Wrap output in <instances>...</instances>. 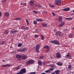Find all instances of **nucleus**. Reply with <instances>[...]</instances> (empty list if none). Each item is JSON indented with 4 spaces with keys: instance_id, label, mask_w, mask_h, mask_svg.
Instances as JSON below:
<instances>
[{
    "instance_id": "obj_36",
    "label": "nucleus",
    "mask_w": 74,
    "mask_h": 74,
    "mask_svg": "<svg viewBox=\"0 0 74 74\" xmlns=\"http://www.w3.org/2000/svg\"><path fill=\"white\" fill-rule=\"evenodd\" d=\"M49 72L50 73V71H49V69L45 71V72L46 73H49Z\"/></svg>"
},
{
    "instance_id": "obj_49",
    "label": "nucleus",
    "mask_w": 74,
    "mask_h": 74,
    "mask_svg": "<svg viewBox=\"0 0 74 74\" xmlns=\"http://www.w3.org/2000/svg\"><path fill=\"white\" fill-rule=\"evenodd\" d=\"M43 58V56H42L40 57V59H42Z\"/></svg>"
},
{
    "instance_id": "obj_53",
    "label": "nucleus",
    "mask_w": 74,
    "mask_h": 74,
    "mask_svg": "<svg viewBox=\"0 0 74 74\" xmlns=\"http://www.w3.org/2000/svg\"><path fill=\"white\" fill-rule=\"evenodd\" d=\"M71 15H74V13H72L71 14Z\"/></svg>"
},
{
    "instance_id": "obj_41",
    "label": "nucleus",
    "mask_w": 74,
    "mask_h": 74,
    "mask_svg": "<svg viewBox=\"0 0 74 74\" xmlns=\"http://www.w3.org/2000/svg\"><path fill=\"white\" fill-rule=\"evenodd\" d=\"M21 29H23L24 30H25V29H26L25 28V27H23V26L22 27H21Z\"/></svg>"
},
{
    "instance_id": "obj_28",
    "label": "nucleus",
    "mask_w": 74,
    "mask_h": 74,
    "mask_svg": "<svg viewBox=\"0 0 74 74\" xmlns=\"http://www.w3.org/2000/svg\"><path fill=\"white\" fill-rule=\"evenodd\" d=\"M38 64L40 65H42V62L41 61H38Z\"/></svg>"
},
{
    "instance_id": "obj_9",
    "label": "nucleus",
    "mask_w": 74,
    "mask_h": 74,
    "mask_svg": "<svg viewBox=\"0 0 74 74\" xmlns=\"http://www.w3.org/2000/svg\"><path fill=\"white\" fill-rule=\"evenodd\" d=\"M21 58H22L24 60V59H27V57L26 55H21Z\"/></svg>"
},
{
    "instance_id": "obj_15",
    "label": "nucleus",
    "mask_w": 74,
    "mask_h": 74,
    "mask_svg": "<svg viewBox=\"0 0 74 74\" xmlns=\"http://www.w3.org/2000/svg\"><path fill=\"white\" fill-rule=\"evenodd\" d=\"M64 22H62L59 25V26L60 27H62V26H63L64 25Z\"/></svg>"
},
{
    "instance_id": "obj_50",
    "label": "nucleus",
    "mask_w": 74,
    "mask_h": 74,
    "mask_svg": "<svg viewBox=\"0 0 74 74\" xmlns=\"http://www.w3.org/2000/svg\"><path fill=\"white\" fill-rule=\"evenodd\" d=\"M7 66H8V67H10V66H11V65H10V64H9V65H8V64H7Z\"/></svg>"
},
{
    "instance_id": "obj_56",
    "label": "nucleus",
    "mask_w": 74,
    "mask_h": 74,
    "mask_svg": "<svg viewBox=\"0 0 74 74\" xmlns=\"http://www.w3.org/2000/svg\"><path fill=\"white\" fill-rule=\"evenodd\" d=\"M52 63H53V61H52Z\"/></svg>"
},
{
    "instance_id": "obj_48",
    "label": "nucleus",
    "mask_w": 74,
    "mask_h": 74,
    "mask_svg": "<svg viewBox=\"0 0 74 74\" xmlns=\"http://www.w3.org/2000/svg\"><path fill=\"white\" fill-rule=\"evenodd\" d=\"M6 1H7V0H2V2L3 3H5Z\"/></svg>"
},
{
    "instance_id": "obj_26",
    "label": "nucleus",
    "mask_w": 74,
    "mask_h": 74,
    "mask_svg": "<svg viewBox=\"0 0 74 74\" xmlns=\"http://www.w3.org/2000/svg\"><path fill=\"white\" fill-rule=\"evenodd\" d=\"M69 36V38H73V35L72 34H70Z\"/></svg>"
},
{
    "instance_id": "obj_8",
    "label": "nucleus",
    "mask_w": 74,
    "mask_h": 74,
    "mask_svg": "<svg viewBox=\"0 0 74 74\" xmlns=\"http://www.w3.org/2000/svg\"><path fill=\"white\" fill-rule=\"evenodd\" d=\"M16 58H17L18 60H20L21 59V58H22V56L21 55H19V54L17 55L16 56Z\"/></svg>"
},
{
    "instance_id": "obj_5",
    "label": "nucleus",
    "mask_w": 74,
    "mask_h": 74,
    "mask_svg": "<svg viewBox=\"0 0 74 74\" xmlns=\"http://www.w3.org/2000/svg\"><path fill=\"white\" fill-rule=\"evenodd\" d=\"M27 50V49L26 48H24L22 49H19L17 50V52H24V51H26Z\"/></svg>"
},
{
    "instance_id": "obj_10",
    "label": "nucleus",
    "mask_w": 74,
    "mask_h": 74,
    "mask_svg": "<svg viewBox=\"0 0 74 74\" xmlns=\"http://www.w3.org/2000/svg\"><path fill=\"white\" fill-rule=\"evenodd\" d=\"M56 57L58 58H61V55L59 52L57 53Z\"/></svg>"
},
{
    "instance_id": "obj_43",
    "label": "nucleus",
    "mask_w": 74,
    "mask_h": 74,
    "mask_svg": "<svg viewBox=\"0 0 74 74\" xmlns=\"http://www.w3.org/2000/svg\"><path fill=\"white\" fill-rule=\"evenodd\" d=\"M20 68H21L20 66H18L16 68V70H18V69H20Z\"/></svg>"
},
{
    "instance_id": "obj_7",
    "label": "nucleus",
    "mask_w": 74,
    "mask_h": 74,
    "mask_svg": "<svg viewBox=\"0 0 74 74\" xmlns=\"http://www.w3.org/2000/svg\"><path fill=\"white\" fill-rule=\"evenodd\" d=\"M20 72L21 74H25L26 73V69H21L20 70Z\"/></svg>"
},
{
    "instance_id": "obj_54",
    "label": "nucleus",
    "mask_w": 74,
    "mask_h": 74,
    "mask_svg": "<svg viewBox=\"0 0 74 74\" xmlns=\"http://www.w3.org/2000/svg\"><path fill=\"white\" fill-rule=\"evenodd\" d=\"M2 62H5V61L4 60H2Z\"/></svg>"
},
{
    "instance_id": "obj_52",
    "label": "nucleus",
    "mask_w": 74,
    "mask_h": 74,
    "mask_svg": "<svg viewBox=\"0 0 74 74\" xmlns=\"http://www.w3.org/2000/svg\"><path fill=\"white\" fill-rule=\"evenodd\" d=\"M1 13L0 12V16H1Z\"/></svg>"
},
{
    "instance_id": "obj_21",
    "label": "nucleus",
    "mask_w": 74,
    "mask_h": 74,
    "mask_svg": "<svg viewBox=\"0 0 74 74\" xmlns=\"http://www.w3.org/2000/svg\"><path fill=\"white\" fill-rule=\"evenodd\" d=\"M36 20V21H37V22H39V21L40 22L42 21V19L41 18H37Z\"/></svg>"
},
{
    "instance_id": "obj_31",
    "label": "nucleus",
    "mask_w": 74,
    "mask_h": 74,
    "mask_svg": "<svg viewBox=\"0 0 74 74\" xmlns=\"http://www.w3.org/2000/svg\"><path fill=\"white\" fill-rule=\"evenodd\" d=\"M1 44V45H3V44H5V42L4 41H2L1 42H0Z\"/></svg>"
},
{
    "instance_id": "obj_14",
    "label": "nucleus",
    "mask_w": 74,
    "mask_h": 74,
    "mask_svg": "<svg viewBox=\"0 0 74 74\" xmlns=\"http://www.w3.org/2000/svg\"><path fill=\"white\" fill-rule=\"evenodd\" d=\"M62 10L64 11H69L70 10V8H67L65 9H63Z\"/></svg>"
},
{
    "instance_id": "obj_29",
    "label": "nucleus",
    "mask_w": 74,
    "mask_h": 74,
    "mask_svg": "<svg viewBox=\"0 0 74 74\" xmlns=\"http://www.w3.org/2000/svg\"><path fill=\"white\" fill-rule=\"evenodd\" d=\"M29 61L30 62L31 64L32 63H34V60H29Z\"/></svg>"
},
{
    "instance_id": "obj_34",
    "label": "nucleus",
    "mask_w": 74,
    "mask_h": 74,
    "mask_svg": "<svg viewBox=\"0 0 74 74\" xmlns=\"http://www.w3.org/2000/svg\"><path fill=\"white\" fill-rule=\"evenodd\" d=\"M23 45H22V44L21 43H19L18 45V47H21V46H22Z\"/></svg>"
},
{
    "instance_id": "obj_30",
    "label": "nucleus",
    "mask_w": 74,
    "mask_h": 74,
    "mask_svg": "<svg viewBox=\"0 0 74 74\" xmlns=\"http://www.w3.org/2000/svg\"><path fill=\"white\" fill-rule=\"evenodd\" d=\"M29 64H31L30 60L26 62V64H27V65H28Z\"/></svg>"
},
{
    "instance_id": "obj_46",
    "label": "nucleus",
    "mask_w": 74,
    "mask_h": 74,
    "mask_svg": "<svg viewBox=\"0 0 74 74\" xmlns=\"http://www.w3.org/2000/svg\"><path fill=\"white\" fill-rule=\"evenodd\" d=\"M26 3H21V5H26Z\"/></svg>"
},
{
    "instance_id": "obj_16",
    "label": "nucleus",
    "mask_w": 74,
    "mask_h": 74,
    "mask_svg": "<svg viewBox=\"0 0 74 74\" xmlns=\"http://www.w3.org/2000/svg\"><path fill=\"white\" fill-rule=\"evenodd\" d=\"M56 64L58 66H62L63 64V63H61L60 62H58L56 63Z\"/></svg>"
},
{
    "instance_id": "obj_37",
    "label": "nucleus",
    "mask_w": 74,
    "mask_h": 74,
    "mask_svg": "<svg viewBox=\"0 0 74 74\" xmlns=\"http://www.w3.org/2000/svg\"><path fill=\"white\" fill-rule=\"evenodd\" d=\"M36 74V72H31L29 74Z\"/></svg>"
},
{
    "instance_id": "obj_11",
    "label": "nucleus",
    "mask_w": 74,
    "mask_h": 74,
    "mask_svg": "<svg viewBox=\"0 0 74 74\" xmlns=\"http://www.w3.org/2000/svg\"><path fill=\"white\" fill-rule=\"evenodd\" d=\"M62 18L63 17H62V16H59L58 19V21L59 22H62Z\"/></svg>"
},
{
    "instance_id": "obj_27",
    "label": "nucleus",
    "mask_w": 74,
    "mask_h": 74,
    "mask_svg": "<svg viewBox=\"0 0 74 74\" xmlns=\"http://www.w3.org/2000/svg\"><path fill=\"white\" fill-rule=\"evenodd\" d=\"M54 69H55V68H51L50 69H49V70L50 72H51V71H53V70H54Z\"/></svg>"
},
{
    "instance_id": "obj_51",
    "label": "nucleus",
    "mask_w": 74,
    "mask_h": 74,
    "mask_svg": "<svg viewBox=\"0 0 74 74\" xmlns=\"http://www.w3.org/2000/svg\"><path fill=\"white\" fill-rule=\"evenodd\" d=\"M35 6L36 7H38V5H35Z\"/></svg>"
},
{
    "instance_id": "obj_22",
    "label": "nucleus",
    "mask_w": 74,
    "mask_h": 74,
    "mask_svg": "<svg viewBox=\"0 0 74 74\" xmlns=\"http://www.w3.org/2000/svg\"><path fill=\"white\" fill-rule=\"evenodd\" d=\"M49 67H55L56 66L53 64H50L49 65Z\"/></svg>"
},
{
    "instance_id": "obj_3",
    "label": "nucleus",
    "mask_w": 74,
    "mask_h": 74,
    "mask_svg": "<svg viewBox=\"0 0 74 74\" xmlns=\"http://www.w3.org/2000/svg\"><path fill=\"white\" fill-rule=\"evenodd\" d=\"M60 3H61L60 0H56L54 2L55 4H56V5H60Z\"/></svg>"
},
{
    "instance_id": "obj_25",
    "label": "nucleus",
    "mask_w": 74,
    "mask_h": 74,
    "mask_svg": "<svg viewBox=\"0 0 74 74\" xmlns=\"http://www.w3.org/2000/svg\"><path fill=\"white\" fill-rule=\"evenodd\" d=\"M68 69H69V70H71V65H69Z\"/></svg>"
},
{
    "instance_id": "obj_59",
    "label": "nucleus",
    "mask_w": 74,
    "mask_h": 74,
    "mask_svg": "<svg viewBox=\"0 0 74 74\" xmlns=\"http://www.w3.org/2000/svg\"><path fill=\"white\" fill-rule=\"evenodd\" d=\"M26 30H27V29H26Z\"/></svg>"
},
{
    "instance_id": "obj_42",
    "label": "nucleus",
    "mask_w": 74,
    "mask_h": 74,
    "mask_svg": "<svg viewBox=\"0 0 74 74\" xmlns=\"http://www.w3.org/2000/svg\"><path fill=\"white\" fill-rule=\"evenodd\" d=\"M38 8H41L42 7V6L39 4H38Z\"/></svg>"
},
{
    "instance_id": "obj_44",
    "label": "nucleus",
    "mask_w": 74,
    "mask_h": 74,
    "mask_svg": "<svg viewBox=\"0 0 74 74\" xmlns=\"http://www.w3.org/2000/svg\"><path fill=\"white\" fill-rule=\"evenodd\" d=\"M52 14L53 16H55L56 14L53 13V12H52Z\"/></svg>"
},
{
    "instance_id": "obj_35",
    "label": "nucleus",
    "mask_w": 74,
    "mask_h": 74,
    "mask_svg": "<svg viewBox=\"0 0 74 74\" xmlns=\"http://www.w3.org/2000/svg\"><path fill=\"white\" fill-rule=\"evenodd\" d=\"M5 34H6V35L8 34V31H6L5 32Z\"/></svg>"
},
{
    "instance_id": "obj_33",
    "label": "nucleus",
    "mask_w": 74,
    "mask_h": 74,
    "mask_svg": "<svg viewBox=\"0 0 74 74\" xmlns=\"http://www.w3.org/2000/svg\"><path fill=\"white\" fill-rule=\"evenodd\" d=\"M33 23L34 25H36V24H37V22H36V21L35 20L34 21Z\"/></svg>"
},
{
    "instance_id": "obj_40",
    "label": "nucleus",
    "mask_w": 74,
    "mask_h": 74,
    "mask_svg": "<svg viewBox=\"0 0 74 74\" xmlns=\"http://www.w3.org/2000/svg\"><path fill=\"white\" fill-rule=\"evenodd\" d=\"M2 67H7V65H2Z\"/></svg>"
},
{
    "instance_id": "obj_17",
    "label": "nucleus",
    "mask_w": 74,
    "mask_h": 74,
    "mask_svg": "<svg viewBox=\"0 0 74 74\" xmlns=\"http://www.w3.org/2000/svg\"><path fill=\"white\" fill-rule=\"evenodd\" d=\"M17 32H18V31L16 30H15L11 31L10 33H13V34H14V33H17Z\"/></svg>"
},
{
    "instance_id": "obj_57",
    "label": "nucleus",
    "mask_w": 74,
    "mask_h": 74,
    "mask_svg": "<svg viewBox=\"0 0 74 74\" xmlns=\"http://www.w3.org/2000/svg\"><path fill=\"white\" fill-rule=\"evenodd\" d=\"M73 12H74V10H73Z\"/></svg>"
},
{
    "instance_id": "obj_19",
    "label": "nucleus",
    "mask_w": 74,
    "mask_h": 74,
    "mask_svg": "<svg viewBox=\"0 0 74 74\" xmlns=\"http://www.w3.org/2000/svg\"><path fill=\"white\" fill-rule=\"evenodd\" d=\"M5 15L6 16H10V14L8 12H5Z\"/></svg>"
},
{
    "instance_id": "obj_55",
    "label": "nucleus",
    "mask_w": 74,
    "mask_h": 74,
    "mask_svg": "<svg viewBox=\"0 0 74 74\" xmlns=\"http://www.w3.org/2000/svg\"><path fill=\"white\" fill-rule=\"evenodd\" d=\"M41 74H45V73H41Z\"/></svg>"
},
{
    "instance_id": "obj_6",
    "label": "nucleus",
    "mask_w": 74,
    "mask_h": 74,
    "mask_svg": "<svg viewBox=\"0 0 74 74\" xmlns=\"http://www.w3.org/2000/svg\"><path fill=\"white\" fill-rule=\"evenodd\" d=\"M65 58L69 59H72V57L70 56V54L69 53H68V54L65 56Z\"/></svg>"
},
{
    "instance_id": "obj_20",
    "label": "nucleus",
    "mask_w": 74,
    "mask_h": 74,
    "mask_svg": "<svg viewBox=\"0 0 74 74\" xmlns=\"http://www.w3.org/2000/svg\"><path fill=\"white\" fill-rule=\"evenodd\" d=\"M42 25L43 27H45L47 26V23H42Z\"/></svg>"
},
{
    "instance_id": "obj_58",
    "label": "nucleus",
    "mask_w": 74,
    "mask_h": 74,
    "mask_svg": "<svg viewBox=\"0 0 74 74\" xmlns=\"http://www.w3.org/2000/svg\"><path fill=\"white\" fill-rule=\"evenodd\" d=\"M73 29H74V28H73Z\"/></svg>"
},
{
    "instance_id": "obj_4",
    "label": "nucleus",
    "mask_w": 74,
    "mask_h": 74,
    "mask_svg": "<svg viewBox=\"0 0 74 74\" xmlns=\"http://www.w3.org/2000/svg\"><path fill=\"white\" fill-rule=\"evenodd\" d=\"M62 34V33L60 32H57L55 34L56 36H58V37L60 36Z\"/></svg>"
},
{
    "instance_id": "obj_2",
    "label": "nucleus",
    "mask_w": 74,
    "mask_h": 74,
    "mask_svg": "<svg viewBox=\"0 0 74 74\" xmlns=\"http://www.w3.org/2000/svg\"><path fill=\"white\" fill-rule=\"evenodd\" d=\"M40 47V45L38 44L35 47H34L35 48L36 51L37 53H39L40 52V51H39Z\"/></svg>"
},
{
    "instance_id": "obj_12",
    "label": "nucleus",
    "mask_w": 74,
    "mask_h": 74,
    "mask_svg": "<svg viewBox=\"0 0 74 74\" xmlns=\"http://www.w3.org/2000/svg\"><path fill=\"white\" fill-rule=\"evenodd\" d=\"M44 48L45 49H48L47 50V51L48 52L49 51V47L48 46H46L44 47Z\"/></svg>"
},
{
    "instance_id": "obj_32",
    "label": "nucleus",
    "mask_w": 74,
    "mask_h": 74,
    "mask_svg": "<svg viewBox=\"0 0 74 74\" xmlns=\"http://www.w3.org/2000/svg\"><path fill=\"white\" fill-rule=\"evenodd\" d=\"M49 6H50L51 8H53V7H54V6L51 4H49Z\"/></svg>"
},
{
    "instance_id": "obj_24",
    "label": "nucleus",
    "mask_w": 74,
    "mask_h": 74,
    "mask_svg": "<svg viewBox=\"0 0 74 74\" xmlns=\"http://www.w3.org/2000/svg\"><path fill=\"white\" fill-rule=\"evenodd\" d=\"M15 20L16 21H20L21 19H22V18H15Z\"/></svg>"
},
{
    "instance_id": "obj_18",
    "label": "nucleus",
    "mask_w": 74,
    "mask_h": 74,
    "mask_svg": "<svg viewBox=\"0 0 74 74\" xmlns=\"http://www.w3.org/2000/svg\"><path fill=\"white\" fill-rule=\"evenodd\" d=\"M60 72V71H59V70H56L54 72V73L56 74H59V73Z\"/></svg>"
},
{
    "instance_id": "obj_13",
    "label": "nucleus",
    "mask_w": 74,
    "mask_h": 74,
    "mask_svg": "<svg viewBox=\"0 0 74 74\" xmlns=\"http://www.w3.org/2000/svg\"><path fill=\"white\" fill-rule=\"evenodd\" d=\"M29 4H30V5L31 6H33L34 5V1H30L29 2Z\"/></svg>"
},
{
    "instance_id": "obj_38",
    "label": "nucleus",
    "mask_w": 74,
    "mask_h": 74,
    "mask_svg": "<svg viewBox=\"0 0 74 74\" xmlns=\"http://www.w3.org/2000/svg\"><path fill=\"white\" fill-rule=\"evenodd\" d=\"M26 22L27 23V25H29V21L27 20V19H26Z\"/></svg>"
},
{
    "instance_id": "obj_1",
    "label": "nucleus",
    "mask_w": 74,
    "mask_h": 74,
    "mask_svg": "<svg viewBox=\"0 0 74 74\" xmlns=\"http://www.w3.org/2000/svg\"><path fill=\"white\" fill-rule=\"evenodd\" d=\"M50 42L52 44H56V45H60L59 42L56 40L53 41H50Z\"/></svg>"
},
{
    "instance_id": "obj_47",
    "label": "nucleus",
    "mask_w": 74,
    "mask_h": 74,
    "mask_svg": "<svg viewBox=\"0 0 74 74\" xmlns=\"http://www.w3.org/2000/svg\"><path fill=\"white\" fill-rule=\"evenodd\" d=\"M38 37V35H36L35 36V38H37V37Z\"/></svg>"
},
{
    "instance_id": "obj_45",
    "label": "nucleus",
    "mask_w": 74,
    "mask_h": 74,
    "mask_svg": "<svg viewBox=\"0 0 74 74\" xmlns=\"http://www.w3.org/2000/svg\"><path fill=\"white\" fill-rule=\"evenodd\" d=\"M33 12H34V13H35V14H38V12H37L35 11H33Z\"/></svg>"
},
{
    "instance_id": "obj_39",
    "label": "nucleus",
    "mask_w": 74,
    "mask_h": 74,
    "mask_svg": "<svg viewBox=\"0 0 74 74\" xmlns=\"http://www.w3.org/2000/svg\"><path fill=\"white\" fill-rule=\"evenodd\" d=\"M66 20H71L72 19L71 18H66Z\"/></svg>"
},
{
    "instance_id": "obj_23",
    "label": "nucleus",
    "mask_w": 74,
    "mask_h": 74,
    "mask_svg": "<svg viewBox=\"0 0 74 74\" xmlns=\"http://www.w3.org/2000/svg\"><path fill=\"white\" fill-rule=\"evenodd\" d=\"M40 36L41 38V40H44V36H43L42 35H40Z\"/></svg>"
}]
</instances>
